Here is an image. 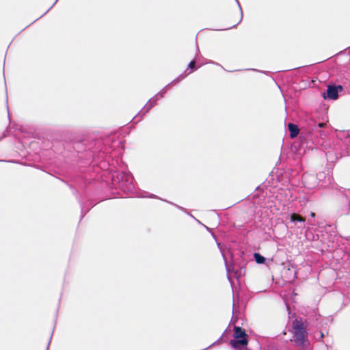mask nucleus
Wrapping results in <instances>:
<instances>
[{
    "label": "nucleus",
    "mask_w": 350,
    "mask_h": 350,
    "mask_svg": "<svg viewBox=\"0 0 350 350\" xmlns=\"http://www.w3.org/2000/svg\"><path fill=\"white\" fill-rule=\"evenodd\" d=\"M293 338L299 350H306L310 346L306 326L302 319H295L292 323Z\"/></svg>",
    "instance_id": "f257e3e1"
},
{
    "label": "nucleus",
    "mask_w": 350,
    "mask_h": 350,
    "mask_svg": "<svg viewBox=\"0 0 350 350\" xmlns=\"http://www.w3.org/2000/svg\"><path fill=\"white\" fill-rule=\"evenodd\" d=\"M233 336L234 339L230 341V345L234 348H239L248 344L247 335L241 327L234 326Z\"/></svg>",
    "instance_id": "f03ea898"
},
{
    "label": "nucleus",
    "mask_w": 350,
    "mask_h": 350,
    "mask_svg": "<svg viewBox=\"0 0 350 350\" xmlns=\"http://www.w3.org/2000/svg\"><path fill=\"white\" fill-rule=\"evenodd\" d=\"M342 86L338 85H328L327 90V97L332 100H336L338 98V91L342 90Z\"/></svg>",
    "instance_id": "7ed1b4c3"
},
{
    "label": "nucleus",
    "mask_w": 350,
    "mask_h": 350,
    "mask_svg": "<svg viewBox=\"0 0 350 350\" xmlns=\"http://www.w3.org/2000/svg\"><path fill=\"white\" fill-rule=\"evenodd\" d=\"M288 129L290 131L291 138H295L299 134V129L296 124H293V123H288Z\"/></svg>",
    "instance_id": "20e7f679"
},
{
    "label": "nucleus",
    "mask_w": 350,
    "mask_h": 350,
    "mask_svg": "<svg viewBox=\"0 0 350 350\" xmlns=\"http://www.w3.org/2000/svg\"><path fill=\"white\" fill-rule=\"evenodd\" d=\"M291 221H294V222L295 221L305 222L306 219L299 214L293 213L291 215Z\"/></svg>",
    "instance_id": "39448f33"
},
{
    "label": "nucleus",
    "mask_w": 350,
    "mask_h": 350,
    "mask_svg": "<svg viewBox=\"0 0 350 350\" xmlns=\"http://www.w3.org/2000/svg\"><path fill=\"white\" fill-rule=\"evenodd\" d=\"M254 257L255 258L256 262L258 264H262L265 262V258L258 253H255L254 254Z\"/></svg>",
    "instance_id": "423d86ee"
},
{
    "label": "nucleus",
    "mask_w": 350,
    "mask_h": 350,
    "mask_svg": "<svg viewBox=\"0 0 350 350\" xmlns=\"http://www.w3.org/2000/svg\"><path fill=\"white\" fill-rule=\"evenodd\" d=\"M188 68L191 69L189 74L193 72V70L196 68V62L192 60L188 65Z\"/></svg>",
    "instance_id": "0eeeda50"
},
{
    "label": "nucleus",
    "mask_w": 350,
    "mask_h": 350,
    "mask_svg": "<svg viewBox=\"0 0 350 350\" xmlns=\"http://www.w3.org/2000/svg\"><path fill=\"white\" fill-rule=\"evenodd\" d=\"M325 123H319V127H323L325 126Z\"/></svg>",
    "instance_id": "6e6552de"
},
{
    "label": "nucleus",
    "mask_w": 350,
    "mask_h": 350,
    "mask_svg": "<svg viewBox=\"0 0 350 350\" xmlns=\"http://www.w3.org/2000/svg\"><path fill=\"white\" fill-rule=\"evenodd\" d=\"M310 216H311V217H314L315 216L314 213L311 212V213H310Z\"/></svg>",
    "instance_id": "1a4fd4ad"
},
{
    "label": "nucleus",
    "mask_w": 350,
    "mask_h": 350,
    "mask_svg": "<svg viewBox=\"0 0 350 350\" xmlns=\"http://www.w3.org/2000/svg\"><path fill=\"white\" fill-rule=\"evenodd\" d=\"M237 23H238L237 21V22H235V23L232 25V27H234V26H236V25H237Z\"/></svg>",
    "instance_id": "9d476101"
},
{
    "label": "nucleus",
    "mask_w": 350,
    "mask_h": 350,
    "mask_svg": "<svg viewBox=\"0 0 350 350\" xmlns=\"http://www.w3.org/2000/svg\"><path fill=\"white\" fill-rule=\"evenodd\" d=\"M323 98H325V97H326V96H325V93H323Z\"/></svg>",
    "instance_id": "9b49d317"
}]
</instances>
